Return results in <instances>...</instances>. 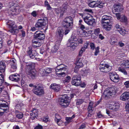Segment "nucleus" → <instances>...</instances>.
Wrapping results in <instances>:
<instances>
[{
  "label": "nucleus",
  "instance_id": "5fc2aeb1",
  "mask_svg": "<svg viewBox=\"0 0 129 129\" xmlns=\"http://www.w3.org/2000/svg\"><path fill=\"white\" fill-rule=\"evenodd\" d=\"M117 42L116 40H115L114 39H112L110 41V43L111 45H113Z\"/></svg>",
  "mask_w": 129,
  "mask_h": 129
},
{
  "label": "nucleus",
  "instance_id": "69168bd1",
  "mask_svg": "<svg viewBox=\"0 0 129 129\" xmlns=\"http://www.w3.org/2000/svg\"><path fill=\"white\" fill-rule=\"evenodd\" d=\"M118 45L120 47H123L124 45V44L121 42H119L118 43Z\"/></svg>",
  "mask_w": 129,
  "mask_h": 129
},
{
  "label": "nucleus",
  "instance_id": "a211bd4d",
  "mask_svg": "<svg viewBox=\"0 0 129 129\" xmlns=\"http://www.w3.org/2000/svg\"><path fill=\"white\" fill-rule=\"evenodd\" d=\"M109 75L111 80L114 82H117L119 81L118 76L115 73H110Z\"/></svg>",
  "mask_w": 129,
  "mask_h": 129
},
{
  "label": "nucleus",
  "instance_id": "ddd939ff",
  "mask_svg": "<svg viewBox=\"0 0 129 129\" xmlns=\"http://www.w3.org/2000/svg\"><path fill=\"white\" fill-rule=\"evenodd\" d=\"M32 91L34 93L39 96H40L44 93L43 89L39 86H35V88H34Z\"/></svg>",
  "mask_w": 129,
  "mask_h": 129
},
{
  "label": "nucleus",
  "instance_id": "f257e3e1",
  "mask_svg": "<svg viewBox=\"0 0 129 129\" xmlns=\"http://www.w3.org/2000/svg\"><path fill=\"white\" fill-rule=\"evenodd\" d=\"M25 71L27 74L31 78L34 79L36 76V72L34 70L35 67V64L32 62L26 63Z\"/></svg>",
  "mask_w": 129,
  "mask_h": 129
},
{
  "label": "nucleus",
  "instance_id": "0e129e2a",
  "mask_svg": "<svg viewBox=\"0 0 129 129\" xmlns=\"http://www.w3.org/2000/svg\"><path fill=\"white\" fill-rule=\"evenodd\" d=\"M79 27L81 28L82 30H83L85 28V27L83 24L79 26Z\"/></svg>",
  "mask_w": 129,
  "mask_h": 129
},
{
  "label": "nucleus",
  "instance_id": "423d86ee",
  "mask_svg": "<svg viewBox=\"0 0 129 129\" xmlns=\"http://www.w3.org/2000/svg\"><path fill=\"white\" fill-rule=\"evenodd\" d=\"M20 11L19 7L14 4L9 8L8 12L9 15H13L18 14Z\"/></svg>",
  "mask_w": 129,
  "mask_h": 129
},
{
  "label": "nucleus",
  "instance_id": "c85d7f7f",
  "mask_svg": "<svg viewBox=\"0 0 129 129\" xmlns=\"http://www.w3.org/2000/svg\"><path fill=\"white\" fill-rule=\"evenodd\" d=\"M91 1L88 4L89 6L91 8H93L96 7V3L95 1L92 0H90Z\"/></svg>",
  "mask_w": 129,
  "mask_h": 129
},
{
  "label": "nucleus",
  "instance_id": "bf43d9fd",
  "mask_svg": "<svg viewBox=\"0 0 129 129\" xmlns=\"http://www.w3.org/2000/svg\"><path fill=\"white\" fill-rule=\"evenodd\" d=\"M10 64H12L13 63H16V60L14 58H13L11 59L10 60Z\"/></svg>",
  "mask_w": 129,
  "mask_h": 129
},
{
  "label": "nucleus",
  "instance_id": "49530a36",
  "mask_svg": "<svg viewBox=\"0 0 129 129\" xmlns=\"http://www.w3.org/2000/svg\"><path fill=\"white\" fill-rule=\"evenodd\" d=\"M118 70L119 71L123 73L125 75H127V72L123 68H119L118 69Z\"/></svg>",
  "mask_w": 129,
  "mask_h": 129
},
{
  "label": "nucleus",
  "instance_id": "4468645a",
  "mask_svg": "<svg viewBox=\"0 0 129 129\" xmlns=\"http://www.w3.org/2000/svg\"><path fill=\"white\" fill-rule=\"evenodd\" d=\"M84 20L86 23L91 26L95 23L94 19L90 15L85 17L84 18Z\"/></svg>",
  "mask_w": 129,
  "mask_h": 129
},
{
  "label": "nucleus",
  "instance_id": "5701e85b",
  "mask_svg": "<svg viewBox=\"0 0 129 129\" xmlns=\"http://www.w3.org/2000/svg\"><path fill=\"white\" fill-rule=\"evenodd\" d=\"M50 88L53 89L55 91L57 92L59 90L60 86L59 84L54 83L51 84L50 86Z\"/></svg>",
  "mask_w": 129,
  "mask_h": 129
},
{
  "label": "nucleus",
  "instance_id": "052dcab7",
  "mask_svg": "<svg viewBox=\"0 0 129 129\" xmlns=\"http://www.w3.org/2000/svg\"><path fill=\"white\" fill-rule=\"evenodd\" d=\"M124 85L126 88L129 87V81H126L124 83Z\"/></svg>",
  "mask_w": 129,
  "mask_h": 129
},
{
  "label": "nucleus",
  "instance_id": "a19ab883",
  "mask_svg": "<svg viewBox=\"0 0 129 129\" xmlns=\"http://www.w3.org/2000/svg\"><path fill=\"white\" fill-rule=\"evenodd\" d=\"M45 71L46 74L50 73L52 70V69L50 68H46Z\"/></svg>",
  "mask_w": 129,
  "mask_h": 129
},
{
  "label": "nucleus",
  "instance_id": "8fccbe9b",
  "mask_svg": "<svg viewBox=\"0 0 129 129\" xmlns=\"http://www.w3.org/2000/svg\"><path fill=\"white\" fill-rule=\"evenodd\" d=\"M91 49L92 50H94L96 48L95 44L93 43H91L90 44Z\"/></svg>",
  "mask_w": 129,
  "mask_h": 129
},
{
  "label": "nucleus",
  "instance_id": "f3484780",
  "mask_svg": "<svg viewBox=\"0 0 129 129\" xmlns=\"http://www.w3.org/2000/svg\"><path fill=\"white\" fill-rule=\"evenodd\" d=\"M108 107L109 109L116 111H117L119 108V104L115 102H113L109 105Z\"/></svg>",
  "mask_w": 129,
  "mask_h": 129
},
{
  "label": "nucleus",
  "instance_id": "864d4df0",
  "mask_svg": "<svg viewBox=\"0 0 129 129\" xmlns=\"http://www.w3.org/2000/svg\"><path fill=\"white\" fill-rule=\"evenodd\" d=\"M14 22H12L9 20H7L6 22V23H7L8 25L9 26V27L10 26V25H11L12 23Z\"/></svg>",
  "mask_w": 129,
  "mask_h": 129
},
{
  "label": "nucleus",
  "instance_id": "c9c22d12",
  "mask_svg": "<svg viewBox=\"0 0 129 129\" xmlns=\"http://www.w3.org/2000/svg\"><path fill=\"white\" fill-rule=\"evenodd\" d=\"M103 27L106 30L109 31L111 29V26L108 24H104Z\"/></svg>",
  "mask_w": 129,
  "mask_h": 129
},
{
  "label": "nucleus",
  "instance_id": "0eeeda50",
  "mask_svg": "<svg viewBox=\"0 0 129 129\" xmlns=\"http://www.w3.org/2000/svg\"><path fill=\"white\" fill-rule=\"evenodd\" d=\"M48 23V20L46 17L42 18L39 19L35 25L36 28H40L45 26Z\"/></svg>",
  "mask_w": 129,
  "mask_h": 129
},
{
  "label": "nucleus",
  "instance_id": "dca6fc26",
  "mask_svg": "<svg viewBox=\"0 0 129 129\" xmlns=\"http://www.w3.org/2000/svg\"><path fill=\"white\" fill-rule=\"evenodd\" d=\"M34 37L36 38L41 40L44 38L45 35L42 31L40 30H38L34 33Z\"/></svg>",
  "mask_w": 129,
  "mask_h": 129
},
{
  "label": "nucleus",
  "instance_id": "3c124183",
  "mask_svg": "<svg viewBox=\"0 0 129 129\" xmlns=\"http://www.w3.org/2000/svg\"><path fill=\"white\" fill-rule=\"evenodd\" d=\"M99 48H100L99 46H98L95 48V51L94 52V55L95 56L97 55L98 53H99Z\"/></svg>",
  "mask_w": 129,
  "mask_h": 129
},
{
  "label": "nucleus",
  "instance_id": "de8ad7c7",
  "mask_svg": "<svg viewBox=\"0 0 129 129\" xmlns=\"http://www.w3.org/2000/svg\"><path fill=\"white\" fill-rule=\"evenodd\" d=\"M71 79V77L70 76H67L65 78V80L64 81V83H68L70 81V80Z\"/></svg>",
  "mask_w": 129,
  "mask_h": 129
},
{
  "label": "nucleus",
  "instance_id": "58836bf2",
  "mask_svg": "<svg viewBox=\"0 0 129 129\" xmlns=\"http://www.w3.org/2000/svg\"><path fill=\"white\" fill-rule=\"evenodd\" d=\"M39 72L42 76H44L46 75L45 70L43 69H40L39 70Z\"/></svg>",
  "mask_w": 129,
  "mask_h": 129
},
{
  "label": "nucleus",
  "instance_id": "9b49d317",
  "mask_svg": "<svg viewBox=\"0 0 129 129\" xmlns=\"http://www.w3.org/2000/svg\"><path fill=\"white\" fill-rule=\"evenodd\" d=\"M83 58L82 57H77L76 60V68H81L83 66V63L86 64L87 61L86 60H83Z\"/></svg>",
  "mask_w": 129,
  "mask_h": 129
},
{
  "label": "nucleus",
  "instance_id": "412c9836",
  "mask_svg": "<svg viewBox=\"0 0 129 129\" xmlns=\"http://www.w3.org/2000/svg\"><path fill=\"white\" fill-rule=\"evenodd\" d=\"M9 78L10 80L15 82H17L19 80V76L17 74L11 75Z\"/></svg>",
  "mask_w": 129,
  "mask_h": 129
},
{
  "label": "nucleus",
  "instance_id": "37998d69",
  "mask_svg": "<svg viewBox=\"0 0 129 129\" xmlns=\"http://www.w3.org/2000/svg\"><path fill=\"white\" fill-rule=\"evenodd\" d=\"M84 101L82 99H78L77 100L76 104L77 105H79L82 104Z\"/></svg>",
  "mask_w": 129,
  "mask_h": 129
},
{
  "label": "nucleus",
  "instance_id": "13d9d810",
  "mask_svg": "<svg viewBox=\"0 0 129 129\" xmlns=\"http://www.w3.org/2000/svg\"><path fill=\"white\" fill-rule=\"evenodd\" d=\"M27 54L28 55H29V56H34L32 53V51L31 50H30L27 52Z\"/></svg>",
  "mask_w": 129,
  "mask_h": 129
},
{
  "label": "nucleus",
  "instance_id": "c03bdc74",
  "mask_svg": "<svg viewBox=\"0 0 129 129\" xmlns=\"http://www.w3.org/2000/svg\"><path fill=\"white\" fill-rule=\"evenodd\" d=\"M57 41L55 42V45L59 46L60 42L62 39H60L59 38H56Z\"/></svg>",
  "mask_w": 129,
  "mask_h": 129
},
{
  "label": "nucleus",
  "instance_id": "1a4fd4ad",
  "mask_svg": "<svg viewBox=\"0 0 129 129\" xmlns=\"http://www.w3.org/2000/svg\"><path fill=\"white\" fill-rule=\"evenodd\" d=\"M65 24V26L66 28L72 29L73 24V21L72 18L71 16L67 17L64 20Z\"/></svg>",
  "mask_w": 129,
  "mask_h": 129
},
{
  "label": "nucleus",
  "instance_id": "aec40b11",
  "mask_svg": "<svg viewBox=\"0 0 129 129\" xmlns=\"http://www.w3.org/2000/svg\"><path fill=\"white\" fill-rule=\"evenodd\" d=\"M38 110L37 109H33L31 111L30 113V114L31 116V118L32 119H34L35 117H37L38 116Z\"/></svg>",
  "mask_w": 129,
  "mask_h": 129
},
{
  "label": "nucleus",
  "instance_id": "72a5a7b5",
  "mask_svg": "<svg viewBox=\"0 0 129 129\" xmlns=\"http://www.w3.org/2000/svg\"><path fill=\"white\" fill-rule=\"evenodd\" d=\"M75 115H73L71 117H66V122L69 123L72 121V119L75 118Z\"/></svg>",
  "mask_w": 129,
  "mask_h": 129
},
{
  "label": "nucleus",
  "instance_id": "393cba45",
  "mask_svg": "<svg viewBox=\"0 0 129 129\" xmlns=\"http://www.w3.org/2000/svg\"><path fill=\"white\" fill-rule=\"evenodd\" d=\"M23 106H21L19 104L16 105L15 108V113L16 114L19 112L22 109Z\"/></svg>",
  "mask_w": 129,
  "mask_h": 129
},
{
  "label": "nucleus",
  "instance_id": "bb28decb",
  "mask_svg": "<svg viewBox=\"0 0 129 129\" xmlns=\"http://www.w3.org/2000/svg\"><path fill=\"white\" fill-rule=\"evenodd\" d=\"M59 116L58 114H56L55 116L56 119H55V120L57 124L59 125H62L63 122L60 119L58 118V117L57 116Z\"/></svg>",
  "mask_w": 129,
  "mask_h": 129
},
{
  "label": "nucleus",
  "instance_id": "774afa93",
  "mask_svg": "<svg viewBox=\"0 0 129 129\" xmlns=\"http://www.w3.org/2000/svg\"><path fill=\"white\" fill-rule=\"evenodd\" d=\"M126 110L127 111L129 112V104H127L125 106Z\"/></svg>",
  "mask_w": 129,
  "mask_h": 129
},
{
  "label": "nucleus",
  "instance_id": "338daca9",
  "mask_svg": "<svg viewBox=\"0 0 129 129\" xmlns=\"http://www.w3.org/2000/svg\"><path fill=\"white\" fill-rule=\"evenodd\" d=\"M99 38L101 40H103L104 39V37L102 34H101L99 35Z\"/></svg>",
  "mask_w": 129,
  "mask_h": 129
},
{
  "label": "nucleus",
  "instance_id": "39448f33",
  "mask_svg": "<svg viewBox=\"0 0 129 129\" xmlns=\"http://www.w3.org/2000/svg\"><path fill=\"white\" fill-rule=\"evenodd\" d=\"M64 66L63 64H61L57 66L55 69L57 74L60 75L63 77L66 76L67 70L63 67Z\"/></svg>",
  "mask_w": 129,
  "mask_h": 129
},
{
  "label": "nucleus",
  "instance_id": "79ce46f5",
  "mask_svg": "<svg viewBox=\"0 0 129 129\" xmlns=\"http://www.w3.org/2000/svg\"><path fill=\"white\" fill-rule=\"evenodd\" d=\"M59 46L55 45L54 46V47L51 50V51L52 52H56L58 49Z\"/></svg>",
  "mask_w": 129,
  "mask_h": 129
},
{
  "label": "nucleus",
  "instance_id": "c756f323",
  "mask_svg": "<svg viewBox=\"0 0 129 129\" xmlns=\"http://www.w3.org/2000/svg\"><path fill=\"white\" fill-rule=\"evenodd\" d=\"M11 65V72H13L16 71L17 69V64L14 63Z\"/></svg>",
  "mask_w": 129,
  "mask_h": 129
},
{
  "label": "nucleus",
  "instance_id": "2f4dec72",
  "mask_svg": "<svg viewBox=\"0 0 129 129\" xmlns=\"http://www.w3.org/2000/svg\"><path fill=\"white\" fill-rule=\"evenodd\" d=\"M120 20V21L122 22H125L127 21V19L124 15H122L121 16V18Z\"/></svg>",
  "mask_w": 129,
  "mask_h": 129
},
{
  "label": "nucleus",
  "instance_id": "4d7b16f0",
  "mask_svg": "<svg viewBox=\"0 0 129 129\" xmlns=\"http://www.w3.org/2000/svg\"><path fill=\"white\" fill-rule=\"evenodd\" d=\"M116 15V16L117 17V18L118 20H120L121 18V15L119 13H114Z\"/></svg>",
  "mask_w": 129,
  "mask_h": 129
},
{
  "label": "nucleus",
  "instance_id": "6e6d98bb",
  "mask_svg": "<svg viewBox=\"0 0 129 129\" xmlns=\"http://www.w3.org/2000/svg\"><path fill=\"white\" fill-rule=\"evenodd\" d=\"M9 27H10L12 28H14L17 27V26L15 24L14 22H13L11 25H10V26Z\"/></svg>",
  "mask_w": 129,
  "mask_h": 129
},
{
  "label": "nucleus",
  "instance_id": "473e14b6",
  "mask_svg": "<svg viewBox=\"0 0 129 129\" xmlns=\"http://www.w3.org/2000/svg\"><path fill=\"white\" fill-rule=\"evenodd\" d=\"M119 33L123 36H124L127 33V31L125 29L122 28L119 31Z\"/></svg>",
  "mask_w": 129,
  "mask_h": 129
},
{
  "label": "nucleus",
  "instance_id": "e433bc0d",
  "mask_svg": "<svg viewBox=\"0 0 129 129\" xmlns=\"http://www.w3.org/2000/svg\"><path fill=\"white\" fill-rule=\"evenodd\" d=\"M93 104V103L92 102H90L89 103V104L88 108V111L89 112H92V108Z\"/></svg>",
  "mask_w": 129,
  "mask_h": 129
},
{
  "label": "nucleus",
  "instance_id": "2eb2a0df",
  "mask_svg": "<svg viewBox=\"0 0 129 129\" xmlns=\"http://www.w3.org/2000/svg\"><path fill=\"white\" fill-rule=\"evenodd\" d=\"M64 30L61 27L58 28L56 32V38H59L61 40L62 39L64 34Z\"/></svg>",
  "mask_w": 129,
  "mask_h": 129
},
{
  "label": "nucleus",
  "instance_id": "cd10ccee",
  "mask_svg": "<svg viewBox=\"0 0 129 129\" xmlns=\"http://www.w3.org/2000/svg\"><path fill=\"white\" fill-rule=\"evenodd\" d=\"M122 65L125 68H129V60H127L124 61Z\"/></svg>",
  "mask_w": 129,
  "mask_h": 129
},
{
  "label": "nucleus",
  "instance_id": "4c0bfd02",
  "mask_svg": "<svg viewBox=\"0 0 129 129\" xmlns=\"http://www.w3.org/2000/svg\"><path fill=\"white\" fill-rule=\"evenodd\" d=\"M16 114V117L19 119H21L23 116V114L22 113L19 112Z\"/></svg>",
  "mask_w": 129,
  "mask_h": 129
},
{
  "label": "nucleus",
  "instance_id": "680f3d73",
  "mask_svg": "<svg viewBox=\"0 0 129 129\" xmlns=\"http://www.w3.org/2000/svg\"><path fill=\"white\" fill-rule=\"evenodd\" d=\"M35 129H43V127L41 125L39 124L36 126Z\"/></svg>",
  "mask_w": 129,
  "mask_h": 129
},
{
  "label": "nucleus",
  "instance_id": "7ed1b4c3",
  "mask_svg": "<svg viewBox=\"0 0 129 129\" xmlns=\"http://www.w3.org/2000/svg\"><path fill=\"white\" fill-rule=\"evenodd\" d=\"M118 90L117 88L113 86L108 87L106 89L102 95V98L107 99L112 95L115 94Z\"/></svg>",
  "mask_w": 129,
  "mask_h": 129
},
{
  "label": "nucleus",
  "instance_id": "9d476101",
  "mask_svg": "<svg viewBox=\"0 0 129 129\" xmlns=\"http://www.w3.org/2000/svg\"><path fill=\"white\" fill-rule=\"evenodd\" d=\"M80 76L74 75L72 79V84L75 86H78L80 85L81 83Z\"/></svg>",
  "mask_w": 129,
  "mask_h": 129
},
{
  "label": "nucleus",
  "instance_id": "a18cd8bd",
  "mask_svg": "<svg viewBox=\"0 0 129 129\" xmlns=\"http://www.w3.org/2000/svg\"><path fill=\"white\" fill-rule=\"evenodd\" d=\"M115 28L117 29V30L119 31L122 28L121 25H119V24H116L115 26Z\"/></svg>",
  "mask_w": 129,
  "mask_h": 129
},
{
  "label": "nucleus",
  "instance_id": "6e6552de",
  "mask_svg": "<svg viewBox=\"0 0 129 129\" xmlns=\"http://www.w3.org/2000/svg\"><path fill=\"white\" fill-rule=\"evenodd\" d=\"M99 68L100 71L102 72H108L110 71L111 69V67L108 65L103 64V62H101L99 66Z\"/></svg>",
  "mask_w": 129,
  "mask_h": 129
},
{
  "label": "nucleus",
  "instance_id": "20e7f679",
  "mask_svg": "<svg viewBox=\"0 0 129 129\" xmlns=\"http://www.w3.org/2000/svg\"><path fill=\"white\" fill-rule=\"evenodd\" d=\"M69 98L66 94H64L58 99V102L59 105L63 108L67 107L70 104Z\"/></svg>",
  "mask_w": 129,
  "mask_h": 129
},
{
  "label": "nucleus",
  "instance_id": "b1692460",
  "mask_svg": "<svg viewBox=\"0 0 129 129\" xmlns=\"http://www.w3.org/2000/svg\"><path fill=\"white\" fill-rule=\"evenodd\" d=\"M8 107V106L5 104H0V109L4 111L3 112H2L1 113L3 114L4 112L6 111Z\"/></svg>",
  "mask_w": 129,
  "mask_h": 129
},
{
  "label": "nucleus",
  "instance_id": "f8f14e48",
  "mask_svg": "<svg viewBox=\"0 0 129 129\" xmlns=\"http://www.w3.org/2000/svg\"><path fill=\"white\" fill-rule=\"evenodd\" d=\"M0 94L2 93L3 95H7V92L6 90V88L2 84L4 81V78L0 76Z\"/></svg>",
  "mask_w": 129,
  "mask_h": 129
},
{
  "label": "nucleus",
  "instance_id": "4be33fe9",
  "mask_svg": "<svg viewBox=\"0 0 129 129\" xmlns=\"http://www.w3.org/2000/svg\"><path fill=\"white\" fill-rule=\"evenodd\" d=\"M123 9L121 8V6L117 5H114L113 7L112 11L113 13H115V12H119L121 11Z\"/></svg>",
  "mask_w": 129,
  "mask_h": 129
},
{
  "label": "nucleus",
  "instance_id": "ea45409f",
  "mask_svg": "<svg viewBox=\"0 0 129 129\" xmlns=\"http://www.w3.org/2000/svg\"><path fill=\"white\" fill-rule=\"evenodd\" d=\"M111 18V17L110 16L105 15L102 16V19L106 20H110V19Z\"/></svg>",
  "mask_w": 129,
  "mask_h": 129
},
{
  "label": "nucleus",
  "instance_id": "e2e57ef3",
  "mask_svg": "<svg viewBox=\"0 0 129 129\" xmlns=\"http://www.w3.org/2000/svg\"><path fill=\"white\" fill-rule=\"evenodd\" d=\"M48 117H44L43 118V121L45 122H46L48 120Z\"/></svg>",
  "mask_w": 129,
  "mask_h": 129
},
{
  "label": "nucleus",
  "instance_id": "6ab92c4d",
  "mask_svg": "<svg viewBox=\"0 0 129 129\" xmlns=\"http://www.w3.org/2000/svg\"><path fill=\"white\" fill-rule=\"evenodd\" d=\"M120 99V100L124 101L127 100L129 99V92H124L121 95Z\"/></svg>",
  "mask_w": 129,
  "mask_h": 129
},
{
  "label": "nucleus",
  "instance_id": "f03ea898",
  "mask_svg": "<svg viewBox=\"0 0 129 129\" xmlns=\"http://www.w3.org/2000/svg\"><path fill=\"white\" fill-rule=\"evenodd\" d=\"M83 41L81 39H78L76 36H72L71 38L69 40L67 43L68 47H70L71 49L73 50L75 47L79 44L82 43Z\"/></svg>",
  "mask_w": 129,
  "mask_h": 129
},
{
  "label": "nucleus",
  "instance_id": "7c9ffc66",
  "mask_svg": "<svg viewBox=\"0 0 129 129\" xmlns=\"http://www.w3.org/2000/svg\"><path fill=\"white\" fill-rule=\"evenodd\" d=\"M37 39V38H36L35 37H34V39L32 40V42L33 43L36 44V47H39L41 46V45L40 44H37L38 43H40V42L38 41H37L36 40Z\"/></svg>",
  "mask_w": 129,
  "mask_h": 129
},
{
  "label": "nucleus",
  "instance_id": "09e8293b",
  "mask_svg": "<svg viewBox=\"0 0 129 129\" xmlns=\"http://www.w3.org/2000/svg\"><path fill=\"white\" fill-rule=\"evenodd\" d=\"M104 3H103L101 2L99 4H98L96 3V7H97L99 8H102L104 6Z\"/></svg>",
  "mask_w": 129,
  "mask_h": 129
},
{
  "label": "nucleus",
  "instance_id": "f704fd0d",
  "mask_svg": "<svg viewBox=\"0 0 129 129\" xmlns=\"http://www.w3.org/2000/svg\"><path fill=\"white\" fill-rule=\"evenodd\" d=\"M12 28V29L10 30L9 31L13 34H16L18 33L19 32V30L18 29H13Z\"/></svg>",
  "mask_w": 129,
  "mask_h": 129
},
{
  "label": "nucleus",
  "instance_id": "603ef678",
  "mask_svg": "<svg viewBox=\"0 0 129 129\" xmlns=\"http://www.w3.org/2000/svg\"><path fill=\"white\" fill-rule=\"evenodd\" d=\"M110 22V20H104L102 19V23H105V24H109Z\"/></svg>",
  "mask_w": 129,
  "mask_h": 129
},
{
  "label": "nucleus",
  "instance_id": "a878e982",
  "mask_svg": "<svg viewBox=\"0 0 129 129\" xmlns=\"http://www.w3.org/2000/svg\"><path fill=\"white\" fill-rule=\"evenodd\" d=\"M100 29L99 28H96L94 30V34H92L91 35V37L95 39L96 38V36L93 37L94 34L96 36H98L100 33Z\"/></svg>",
  "mask_w": 129,
  "mask_h": 129
}]
</instances>
